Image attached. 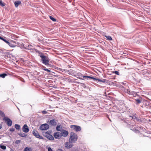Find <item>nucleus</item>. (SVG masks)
<instances>
[{
    "label": "nucleus",
    "instance_id": "1",
    "mask_svg": "<svg viewBox=\"0 0 151 151\" xmlns=\"http://www.w3.org/2000/svg\"><path fill=\"white\" fill-rule=\"evenodd\" d=\"M76 76L77 77V78L81 80H89L90 79H93V80H96L99 82H101L103 83H105L107 82V80L105 79H103L102 80L100 79H98L96 78L90 76H83V75L80 73H77L76 75Z\"/></svg>",
    "mask_w": 151,
    "mask_h": 151
},
{
    "label": "nucleus",
    "instance_id": "2",
    "mask_svg": "<svg viewBox=\"0 0 151 151\" xmlns=\"http://www.w3.org/2000/svg\"><path fill=\"white\" fill-rule=\"evenodd\" d=\"M78 139L77 134L73 132H71L70 135L69 142L71 143H74L76 142Z\"/></svg>",
    "mask_w": 151,
    "mask_h": 151
},
{
    "label": "nucleus",
    "instance_id": "3",
    "mask_svg": "<svg viewBox=\"0 0 151 151\" xmlns=\"http://www.w3.org/2000/svg\"><path fill=\"white\" fill-rule=\"evenodd\" d=\"M41 62L45 65H48L49 64V60L48 58L45 55L41 58Z\"/></svg>",
    "mask_w": 151,
    "mask_h": 151
},
{
    "label": "nucleus",
    "instance_id": "4",
    "mask_svg": "<svg viewBox=\"0 0 151 151\" xmlns=\"http://www.w3.org/2000/svg\"><path fill=\"white\" fill-rule=\"evenodd\" d=\"M50 132L47 131L46 132L43 133V134L47 138L49 139L52 140H54V138L53 136L50 134Z\"/></svg>",
    "mask_w": 151,
    "mask_h": 151
},
{
    "label": "nucleus",
    "instance_id": "5",
    "mask_svg": "<svg viewBox=\"0 0 151 151\" xmlns=\"http://www.w3.org/2000/svg\"><path fill=\"white\" fill-rule=\"evenodd\" d=\"M3 119L5 121L8 126L10 127L12 125V121L9 118L6 117H4Z\"/></svg>",
    "mask_w": 151,
    "mask_h": 151
},
{
    "label": "nucleus",
    "instance_id": "6",
    "mask_svg": "<svg viewBox=\"0 0 151 151\" xmlns=\"http://www.w3.org/2000/svg\"><path fill=\"white\" fill-rule=\"evenodd\" d=\"M70 128L77 132H79L81 130V127L80 126L78 125H71L70 126Z\"/></svg>",
    "mask_w": 151,
    "mask_h": 151
},
{
    "label": "nucleus",
    "instance_id": "7",
    "mask_svg": "<svg viewBox=\"0 0 151 151\" xmlns=\"http://www.w3.org/2000/svg\"><path fill=\"white\" fill-rule=\"evenodd\" d=\"M32 134L36 138H38L40 139H43V137L39 135L37 131L34 130H33L32 131Z\"/></svg>",
    "mask_w": 151,
    "mask_h": 151
},
{
    "label": "nucleus",
    "instance_id": "8",
    "mask_svg": "<svg viewBox=\"0 0 151 151\" xmlns=\"http://www.w3.org/2000/svg\"><path fill=\"white\" fill-rule=\"evenodd\" d=\"M122 111V109L121 108H117V109L116 111H113L114 112H115L118 113L117 116H118V118L119 119H120L122 118V114L119 113V111Z\"/></svg>",
    "mask_w": 151,
    "mask_h": 151
},
{
    "label": "nucleus",
    "instance_id": "9",
    "mask_svg": "<svg viewBox=\"0 0 151 151\" xmlns=\"http://www.w3.org/2000/svg\"><path fill=\"white\" fill-rule=\"evenodd\" d=\"M129 117H131L132 118V119L134 120L135 121H137L139 122H142V120L140 119L139 117H137L135 115H133L132 116H129Z\"/></svg>",
    "mask_w": 151,
    "mask_h": 151
},
{
    "label": "nucleus",
    "instance_id": "10",
    "mask_svg": "<svg viewBox=\"0 0 151 151\" xmlns=\"http://www.w3.org/2000/svg\"><path fill=\"white\" fill-rule=\"evenodd\" d=\"M49 126L47 124H44L40 126V129L42 130H47L49 128Z\"/></svg>",
    "mask_w": 151,
    "mask_h": 151
},
{
    "label": "nucleus",
    "instance_id": "11",
    "mask_svg": "<svg viewBox=\"0 0 151 151\" xmlns=\"http://www.w3.org/2000/svg\"><path fill=\"white\" fill-rule=\"evenodd\" d=\"M57 120L52 119L49 122V125L51 126H55L57 124Z\"/></svg>",
    "mask_w": 151,
    "mask_h": 151
},
{
    "label": "nucleus",
    "instance_id": "12",
    "mask_svg": "<svg viewBox=\"0 0 151 151\" xmlns=\"http://www.w3.org/2000/svg\"><path fill=\"white\" fill-rule=\"evenodd\" d=\"M54 136L55 139H60L62 136V134L59 132H56L54 133Z\"/></svg>",
    "mask_w": 151,
    "mask_h": 151
},
{
    "label": "nucleus",
    "instance_id": "13",
    "mask_svg": "<svg viewBox=\"0 0 151 151\" xmlns=\"http://www.w3.org/2000/svg\"><path fill=\"white\" fill-rule=\"evenodd\" d=\"M61 133L62 134V136L65 137H67L68 134V132L63 129H62L61 130Z\"/></svg>",
    "mask_w": 151,
    "mask_h": 151
},
{
    "label": "nucleus",
    "instance_id": "14",
    "mask_svg": "<svg viewBox=\"0 0 151 151\" xmlns=\"http://www.w3.org/2000/svg\"><path fill=\"white\" fill-rule=\"evenodd\" d=\"M22 129L23 131L25 133H27L29 131L28 126L26 124L24 125Z\"/></svg>",
    "mask_w": 151,
    "mask_h": 151
},
{
    "label": "nucleus",
    "instance_id": "15",
    "mask_svg": "<svg viewBox=\"0 0 151 151\" xmlns=\"http://www.w3.org/2000/svg\"><path fill=\"white\" fill-rule=\"evenodd\" d=\"M65 147H66L67 148L69 149L73 147V145L70 142H66L65 143Z\"/></svg>",
    "mask_w": 151,
    "mask_h": 151
},
{
    "label": "nucleus",
    "instance_id": "16",
    "mask_svg": "<svg viewBox=\"0 0 151 151\" xmlns=\"http://www.w3.org/2000/svg\"><path fill=\"white\" fill-rule=\"evenodd\" d=\"M81 85L83 88H86L87 89L89 90V91H91V87L88 86L87 85H86L85 83H80Z\"/></svg>",
    "mask_w": 151,
    "mask_h": 151
},
{
    "label": "nucleus",
    "instance_id": "17",
    "mask_svg": "<svg viewBox=\"0 0 151 151\" xmlns=\"http://www.w3.org/2000/svg\"><path fill=\"white\" fill-rule=\"evenodd\" d=\"M15 43L14 41H11L10 42L8 41L7 44L9 45L10 47H15L16 45L14 44Z\"/></svg>",
    "mask_w": 151,
    "mask_h": 151
},
{
    "label": "nucleus",
    "instance_id": "18",
    "mask_svg": "<svg viewBox=\"0 0 151 151\" xmlns=\"http://www.w3.org/2000/svg\"><path fill=\"white\" fill-rule=\"evenodd\" d=\"M32 46L31 45H28L24 46V45H23V47L26 49L31 50L32 49Z\"/></svg>",
    "mask_w": 151,
    "mask_h": 151
},
{
    "label": "nucleus",
    "instance_id": "19",
    "mask_svg": "<svg viewBox=\"0 0 151 151\" xmlns=\"http://www.w3.org/2000/svg\"><path fill=\"white\" fill-rule=\"evenodd\" d=\"M6 38L5 37L3 36H0V39L4 41L7 44L8 41L6 40Z\"/></svg>",
    "mask_w": 151,
    "mask_h": 151
},
{
    "label": "nucleus",
    "instance_id": "20",
    "mask_svg": "<svg viewBox=\"0 0 151 151\" xmlns=\"http://www.w3.org/2000/svg\"><path fill=\"white\" fill-rule=\"evenodd\" d=\"M21 3V1H16L14 3L15 6L16 7H17Z\"/></svg>",
    "mask_w": 151,
    "mask_h": 151
},
{
    "label": "nucleus",
    "instance_id": "21",
    "mask_svg": "<svg viewBox=\"0 0 151 151\" xmlns=\"http://www.w3.org/2000/svg\"><path fill=\"white\" fill-rule=\"evenodd\" d=\"M18 134L20 136L22 137H26L27 136V134H25L24 133L22 132L18 133Z\"/></svg>",
    "mask_w": 151,
    "mask_h": 151
},
{
    "label": "nucleus",
    "instance_id": "22",
    "mask_svg": "<svg viewBox=\"0 0 151 151\" xmlns=\"http://www.w3.org/2000/svg\"><path fill=\"white\" fill-rule=\"evenodd\" d=\"M37 52L39 54L38 55L40 57V58H41L42 57L45 55L43 53H42V52L39 51H38Z\"/></svg>",
    "mask_w": 151,
    "mask_h": 151
},
{
    "label": "nucleus",
    "instance_id": "23",
    "mask_svg": "<svg viewBox=\"0 0 151 151\" xmlns=\"http://www.w3.org/2000/svg\"><path fill=\"white\" fill-rule=\"evenodd\" d=\"M58 70L61 71L62 72H65V73L69 72V70H68L63 69L60 68H58Z\"/></svg>",
    "mask_w": 151,
    "mask_h": 151
},
{
    "label": "nucleus",
    "instance_id": "24",
    "mask_svg": "<svg viewBox=\"0 0 151 151\" xmlns=\"http://www.w3.org/2000/svg\"><path fill=\"white\" fill-rule=\"evenodd\" d=\"M15 128L16 129L19 131L20 129V126L18 124H15L14 125Z\"/></svg>",
    "mask_w": 151,
    "mask_h": 151
},
{
    "label": "nucleus",
    "instance_id": "25",
    "mask_svg": "<svg viewBox=\"0 0 151 151\" xmlns=\"http://www.w3.org/2000/svg\"><path fill=\"white\" fill-rule=\"evenodd\" d=\"M142 100L140 99H137L135 100V103L136 104H137L141 103Z\"/></svg>",
    "mask_w": 151,
    "mask_h": 151
},
{
    "label": "nucleus",
    "instance_id": "26",
    "mask_svg": "<svg viewBox=\"0 0 151 151\" xmlns=\"http://www.w3.org/2000/svg\"><path fill=\"white\" fill-rule=\"evenodd\" d=\"M65 81L69 83L73 82V80L70 78H65Z\"/></svg>",
    "mask_w": 151,
    "mask_h": 151
},
{
    "label": "nucleus",
    "instance_id": "27",
    "mask_svg": "<svg viewBox=\"0 0 151 151\" xmlns=\"http://www.w3.org/2000/svg\"><path fill=\"white\" fill-rule=\"evenodd\" d=\"M7 76V74L5 73H3L0 74V77L2 78H4Z\"/></svg>",
    "mask_w": 151,
    "mask_h": 151
},
{
    "label": "nucleus",
    "instance_id": "28",
    "mask_svg": "<svg viewBox=\"0 0 151 151\" xmlns=\"http://www.w3.org/2000/svg\"><path fill=\"white\" fill-rule=\"evenodd\" d=\"M6 4L4 2H3L1 0H0V6H5Z\"/></svg>",
    "mask_w": 151,
    "mask_h": 151
},
{
    "label": "nucleus",
    "instance_id": "29",
    "mask_svg": "<svg viewBox=\"0 0 151 151\" xmlns=\"http://www.w3.org/2000/svg\"><path fill=\"white\" fill-rule=\"evenodd\" d=\"M24 151H32V150L31 148L27 147L24 149Z\"/></svg>",
    "mask_w": 151,
    "mask_h": 151
},
{
    "label": "nucleus",
    "instance_id": "30",
    "mask_svg": "<svg viewBox=\"0 0 151 151\" xmlns=\"http://www.w3.org/2000/svg\"><path fill=\"white\" fill-rule=\"evenodd\" d=\"M68 73L69 74L76 76L75 75L73 71H69V72Z\"/></svg>",
    "mask_w": 151,
    "mask_h": 151
},
{
    "label": "nucleus",
    "instance_id": "31",
    "mask_svg": "<svg viewBox=\"0 0 151 151\" xmlns=\"http://www.w3.org/2000/svg\"><path fill=\"white\" fill-rule=\"evenodd\" d=\"M49 17L50 19L53 22H55L56 21V20L53 17H52V16H50Z\"/></svg>",
    "mask_w": 151,
    "mask_h": 151
},
{
    "label": "nucleus",
    "instance_id": "32",
    "mask_svg": "<svg viewBox=\"0 0 151 151\" xmlns=\"http://www.w3.org/2000/svg\"><path fill=\"white\" fill-rule=\"evenodd\" d=\"M0 115L2 117H5V115L4 113L1 110H0Z\"/></svg>",
    "mask_w": 151,
    "mask_h": 151
},
{
    "label": "nucleus",
    "instance_id": "33",
    "mask_svg": "<svg viewBox=\"0 0 151 151\" xmlns=\"http://www.w3.org/2000/svg\"><path fill=\"white\" fill-rule=\"evenodd\" d=\"M105 37L107 38L108 40H112V38L109 36H105Z\"/></svg>",
    "mask_w": 151,
    "mask_h": 151
},
{
    "label": "nucleus",
    "instance_id": "34",
    "mask_svg": "<svg viewBox=\"0 0 151 151\" xmlns=\"http://www.w3.org/2000/svg\"><path fill=\"white\" fill-rule=\"evenodd\" d=\"M0 147L3 150H5L6 148V146L4 145H0Z\"/></svg>",
    "mask_w": 151,
    "mask_h": 151
},
{
    "label": "nucleus",
    "instance_id": "35",
    "mask_svg": "<svg viewBox=\"0 0 151 151\" xmlns=\"http://www.w3.org/2000/svg\"><path fill=\"white\" fill-rule=\"evenodd\" d=\"M61 127H60V125L57 126L56 127V130L58 131H60V128Z\"/></svg>",
    "mask_w": 151,
    "mask_h": 151
},
{
    "label": "nucleus",
    "instance_id": "36",
    "mask_svg": "<svg viewBox=\"0 0 151 151\" xmlns=\"http://www.w3.org/2000/svg\"><path fill=\"white\" fill-rule=\"evenodd\" d=\"M133 131L134 132L136 133H138L139 132V131L137 129H134L133 130Z\"/></svg>",
    "mask_w": 151,
    "mask_h": 151
},
{
    "label": "nucleus",
    "instance_id": "37",
    "mask_svg": "<svg viewBox=\"0 0 151 151\" xmlns=\"http://www.w3.org/2000/svg\"><path fill=\"white\" fill-rule=\"evenodd\" d=\"M21 141L20 140H16L15 142V143L17 144H18L19 143H20Z\"/></svg>",
    "mask_w": 151,
    "mask_h": 151
},
{
    "label": "nucleus",
    "instance_id": "38",
    "mask_svg": "<svg viewBox=\"0 0 151 151\" xmlns=\"http://www.w3.org/2000/svg\"><path fill=\"white\" fill-rule=\"evenodd\" d=\"M15 130V129L14 128H11L10 129H9V131L10 132H14V131Z\"/></svg>",
    "mask_w": 151,
    "mask_h": 151
},
{
    "label": "nucleus",
    "instance_id": "39",
    "mask_svg": "<svg viewBox=\"0 0 151 151\" xmlns=\"http://www.w3.org/2000/svg\"><path fill=\"white\" fill-rule=\"evenodd\" d=\"M113 73L117 75H119V72L117 71H115Z\"/></svg>",
    "mask_w": 151,
    "mask_h": 151
},
{
    "label": "nucleus",
    "instance_id": "40",
    "mask_svg": "<svg viewBox=\"0 0 151 151\" xmlns=\"http://www.w3.org/2000/svg\"><path fill=\"white\" fill-rule=\"evenodd\" d=\"M128 120H127L126 119H125V120H124L123 122L127 124L128 123Z\"/></svg>",
    "mask_w": 151,
    "mask_h": 151
},
{
    "label": "nucleus",
    "instance_id": "41",
    "mask_svg": "<svg viewBox=\"0 0 151 151\" xmlns=\"http://www.w3.org/2000/svg\"><path fill=\"white\" fill-rule=\"evenodd\" d=\"M44 70L47 72H50V70L47 68H44Z\"/></svg>",
    "mask_w": 151,
    "mask_h": 151
},
{
    "label": "nucleus",
    "instance_id": "42",
    "mask_svg": "<svg viewBox=\"0 0 151 151\" xmlns=\"http://www.w3.org/2000/svg\"><path fill=\"white\" fill-rule=\"evenodd\" d=\"M42 113L43 114H46L47 113V111H42Z\"/></svg>",
    "mask_w": 151,
    "mask_h": 151
},
{
    "label": "nucleus",
    "instance_id": "43",
    "mask_svg": "<svg viewBox=\"0 0 151 151\" xmlns=\"http://www.w3.org/2000/svg\"><path fill=\"white\" fill-rule=\"evenodd\" d=\"M48 151H53L52 148L50 147H49L48 148Z\"/></svg>",
    "mask_w": 151,
    "mask_h": 151
},
{
    "label": "nucleus",
    "instance_id": "44",
    "mask_svg": "<svg viewBox=\"0 0 151 151\" xmlns=\"http://www.w3.org/2000/svg\"><path fill=\"white\" fill-rule=\"evenodd\" d=\"M126 119L124 118H122L120 119L121 120V121H122L123 122H124V120H125Z\"/></svg>",
    "mask_w": 151,
    "mask_h": 151
},
{
    "label": "nucleus",
    "instance_id": "45",
    "mask_svg": "<svg viewBox=\"0 0 151 151\" xmlns=\"http://www.w3.org/2000/svg\"><path fill=\"white\" fill-rule=\"evenodd\" d=\"M127 93H128V94H132V92H130V91H127Z\"/></svg>",
    "mask_w": 151,
    "mask_h": 151
},
{
    "label": "nucleus",
    "instance_id": "46",
    "mask_svg": "<svg viewBox=\"0 0 151 151\" xmlns=\"http://www.w3.org/2000/svg\"><path fill=\"white\" fill-rule=\"evenodd\" d=\"M131 92H132V94H131L134 95V94L135 95H136V93L134 92V91H131Z\"/></svg>",
    "mask_w": 151,
    "mask_h": 151
},
{
    "label": "nucleus",
    "instance_id": "47",
    "mask_svg": "<svg viewBox=\"0 0 151 151\" xmlns=\"http://www.w3.org/2000/svg\"><path fill=\"white\" fill-rule=\"evenodd\" d=\"M56 151H63V150L61 149H58L56 150Z\"/></svg>",
    "mask_w": 151,
    "mask_h": 151
},
{
    "label": "nucleus",
    "instance_id": "48",
    "mask_svg": "<svg viewBox=\"0 0 151 151\" xmlns=\"http://www.w3.org/2000/svg\"><path fill=\"white\" fill-rule=\"evenodd\" d=\"M2 127V126L1 125V124L0 125V129H1Z\"/></svg>",
    "mask_w": 151,
    "mask_h": 151
},
{
    "label": "nucleus",
    "instance_id": "49",
    "mask_svg": "<svg viewBox=\"0 0 151 151\" xmlns=\"http://www.w3.org/2000/svg\"><path fill=\"white\" fill-rule=\"evenodd\" d=\"M17 108H18V109H19V108H18V107H17Z\"/></svg>",
    "mask_w": 151,
    "mask_h": 151
},
{
    "label": "nucleus",
    "instance_id": "50",
    "mask_svg": "<svg viewBox=\"0 0 151 151\" xmlns=\"http://www.w3.org/2000/svg\"><path fill=\"white\" fill-rule=\"evenodd\" d=\"M109 120H110V121H111V120H110V119H109Z\"/></svg>",
    "mask_w": 151,
    "mask_h": 151
}]
</instances>
